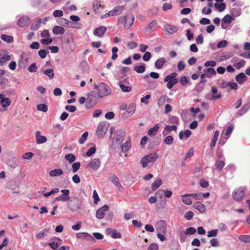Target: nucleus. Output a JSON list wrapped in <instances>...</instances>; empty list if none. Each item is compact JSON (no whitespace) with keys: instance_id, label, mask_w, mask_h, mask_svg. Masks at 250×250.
<instances>
[{"instance_id":"obj_62","label":"nucleus","mask_w":250,"mask_h":250,"mask_svg":"<svg viewBox=\"0 0 250 250\" xmlns=\"http://www.w3.org/2000/svg\"><path fill=\"white\" fill-rule=\"evenodd\" d=\"M194 155V150L193 148H190L188 152L186 154L184 160H187L188 158L193 156Z\"/></svg>"},{"instance_id":"obj_55","label":"nucleus","mask_w":250,"mask_h":250,"mask_svg":"<svg viewBox=\"0 0 250 250\" xmlns=\"http://www.w3.org/2000/svg\"><path fill=\"white\" fill-rule=\"evenodd\" d=\"M88 236L91 237V236L86 232H79L76 234V237L79 239H85Z\"/></svg>"},{"instance_id":"obj_61","label":"nucleus","mask_w":250,"mask_h":250,"mask_svg":"<svg viewBox=\"0 0 250 250\" xmlns=\"http://www.w3.org/2000/svg\"><path fill=\"white\" fill-rule=\"evenodd\" d=\"M218 229H212L208 232V237H215L217 236L218 234Z\"/></svg>"},{"instance_id":"obj_20","label":"nucleus","mask_w":250,"mask_h":250,"mask_svg":"<svg viewBox=\"0 0 250 250\" xmlns=\"http://www.w3.org/2000/svg\"><path fill=\"white\" fill-rule=\"evenodd\" d=\"M36 143L38 144H41L44 143L46 142L47 139L46 137L44 136L41 135V132L39 131H38L36 132Z\"/></svg>"},{"instance_id":"obj_23","label":"nucleus","mask_w":250,"mask_h":250,"mask_svg":"<svg viewBox=\"0 0 250 250\" xmlns=\"http://www.w3.org/2000/svg\"><path fill=\"white\" fill-rule=\"evenodd\" d=\"M52 32L56 35H62L64 33L65 30L63 27L57 25L54 27Z\"/></svg>"},{"instance_id":"obj_22","label":"nucleus","mask_w":250,"mask_h":250,"mask_svg":"<svg viewBox=\"0 0 250 250\" xmlns=\"http://www.w3.org/2000/svg\"><path fill=\"white\" fill-rule=\"evenodd\" d=\"M164 81L167 83V87L168 89H171L174 85L173 84V80L171 77V74L166 76L164 80Z\"/></svg>"},{"instance_id":"obj_49","label":"nucleus","mask_w":250,"mask_h":250,"mask_svg":"<svg viewBox=\"0 0 250 250\" xmlns=\"http://www.w3.org/2000/svg\"><path fill=\"white\" fill-rule=\"evenodd\" d=\"M101 6L100 1L98 0H95L93 2V10L96 13L98 10Z\"/></svg>"},{"instance_id":"obj_41","label":"nucleus","mask_w":250,"mask_h":250,"mask_svg":"<svg viewBox=\"0 0 250 250\" xmlns=\"http://www.w3.org/2000/svg\"><path fill=\"white\" fill-rule=\"evenodd\" d=\"M233 20H234V18L232 16H231L229 14H227L222 19V22L229 24Z\"/></svg>"},{"instance_id":"obj_16","label":"nucleus","mask_w":250,"mask_h":250,"mask_svg":"<svg viewBox=\"0 0 250 250\" xmlns=\"http://www.w3.org/2000/svg\"><path fill=\"white\" fill-rule=\"evenodd\" d=\"M135 18L133 15L129 16H125V23L124 24L125 28L129 29L133 24Z\"/></svg>"},{"instance_id":"obj_25","label":"nucleus","mask_w":250,"mask_h":250,"mask_svg":"<svg viewBox=\"0 0 250 250\" xmlns=\"http://www.w3.org/2000/svg\"><path fill=\"white\" fill-rule=\"evenodd\" d=\"M190 194H185L181 195L182 202L187 205H190L192 204V201L189 198Z\"/></svg>"},{"instance_id":"obj_50","label":"nucleus","mask_w":250,"mask_h":250,"mask_svg":"<svg viewBox=\"0 0 250 250\" xmlns=\"http://www.w3.org/2000/svg\"><path fill=\"white\" fill-rule=\"evenodd\" d=\"M64 158L66 160L68 161L70 163L73 162L76 159L75 156L73 154H72V153H70V154L65 155Z\"/></svg>"},{"instance_id":"obj_54","label":"nucleus","mask_w":250,"mask_h":250,"mask_svg":"<svg viewBox=\"0 0 250 250\" xmlns=\"http://www.w3.org/2000/svg\"><path fill=\"white\" fill-rule=\"evenodd\" d=\"M195 42L197 44L201 45L204 42V37L202 34H199L195 39Z\"/></svg>"},{"instance_id":"obj_58","label":"nucleus","mask_w":250,"mask_h":250,"mask_svg":"<svg viewBox=\"0 0 250 250\" xmlns=\"http://www.w3.org/2000/svg\"><path fill=\"white\" fill-rule=\"evenodd\" d=\"M112 55L111 56V59L113 60H116L118 57V55L117 53L118 51V48L117 47H113L112 48Z\"/></svg>"},{"instance_id":"obj_39","label":"nucleus","mask_w":250,"mask_h":250,"mask_svg":"<svg viewBox=\"0 0 250 250\" xmlns=\"http://www.w3.org/2000/svg\"><path fill=\"white\" fill-rule=\"evenodd\" d=\"M0 38L3 41L7 43H11L13 42V37L11 36L6 35L5 34H2L0 36Z\"/></svg>"},{"instance_id":"obj_51","label":"nucleus","mask_w":250,"mask_h":250,"mask_svg":"<svg viewBox=\"0 0 250 250\" xmlns=\"http://www.w3.org/2000/svg\"><path fill=\"white\" fill-rule=\"evenodd\" d=\"M88 135V132L86 131L84 133H83L79 140V143L81 144H83L85 140L87 139Z\"/></svg>"},{"instance_id":"obj_48","label":"nucleus","mask_w":250,"mask_h":250,"mask_svg":"<svg viewBox=\"0 0 250 250\" xmlns=\"http://www.w3.org/2000/svg\"><path fill=\"white\" fill-rule=\"evenodd\" d=\"M6 164L8 166L13 168H15L18 166V164L14 159L8 160Z\"/></svg>"},{"instance_id":"obj_13","label":"nucleus","mask_w":250,"mask_h":250,"mask_svg":"<svg viewBox=\"0 0 250 250\" xmlns=\"http://www.w3.org/2000/svg\"><path fill=\"white\" fill-rule=\"evenodd\" d=\"M106 31L107 28L105 26H101L94 29L93 34L95 36L101 38L104 36Z\"/></svg>"},{"instance_id":"obj_28","label":"nucleus","mask_w":250,"mask_h":250,"mask_svg":"<svg viewBox=\"0 0 250 250\" xmlns=\"http://www.w3.org/2000/svg\"><path fill=\"white\" fill-rule=\"evenodd\" d=\"M193 207L197 209L201 213H204L206 211V207L205 205L200 202H196L194 204Z\"/></svg>"},{"instance_id":"obj_9","label":"nucleus","mask_w":250,"mask_h":250,"mask_svg":"<svg viewBox=\"0 0 250 250\" xmlns=\"http://www.w3.org/2000/svg\"><path fill=\"white\" fill-rule=\"evenodd\" d=\"M101 165V161L98 158L92 159L88 164L87 167L94 171L97 170Z\"/></svg>"},{"instance_id":"obj_31","label":"nucleus","mask_w":250,"mask_h":250,"mask_svg":"<svg viewBox=\"0 0 250 250\" xmlns=\"http://www.w3.org/2000/svg\"><path fill=\"white\" fill-rule=\"evenodd\" d=\"M177 129V126L175 125H167L164 131H163V134L164 135H166L168 134L169 132H170L172 130L175 131Z\"/></svg>"},{"instance_id":"obj_53","label":"nucleus","mask_w":250,"mask_h":250,"mask_svg":"<svg viewBox=\"0 0 250 250\" xmlns=\"http://www.w3.org/2000/svg\"><path fill=\"white\" fill-rule=\"evenodd\" d=\"M119 86L122 90L124 92H129L131 89V87L128 86H125L124 84L122 83L121 82H120Z\"/></svg>"},{"instance_id":"obj_12","label":"nucleus","mask_w":250,"mask_h":250,"mask_svg":"<svg viewBox=\"0 0 250 250\" xmlns=\"http://www.w3.org/2000/svg\"><path fill=\"white\" fill-rule=\"evenodd\" d=\"M107 235H110L112 238L117 239L121 238V234L116 229L112 228H107L105 230Z\"/></svg>"},{"instance_id":"obj_57","label":"nucleus","mask_w":250,"mask_h":250,"mask_svg":"<svg viewBox=\"0 0 250 250\" xmlns=\"http://www.w3.org/2000/svg\"><path fill=\"white\" fill-rule=\"evenodd\" d=\"M38 67L35 62L32 63L28 68V71L31 73L36 72L37 71Z\"/></svg>"},{"instance_id":"obj_30","label":"nucleus","mask_w":250,"mask_h":250,"mask_svg":"<svg viewBox=\"0 0 250 250\" xmlns=\"http://www.w3.org/2000/svg\"><path fill=\"white\" fill-rule=\"evenodd\" d=\"M63 173V171L61 169L58 168L51 170L49 174L51 177H56L62 175Z\"/></svg>"},{"instance_id":"obj_27","label":"nucleus","mask_w":250,"mask_h":250,"mask_svg":"<svg viewBox=\"0 0 250 250\" xmlns=\"http://www.w3.org/2000/svg\"><path fill=\"white\" fill-rule=\"evenodd\" d=\"M116 134L117 136H119V137L117 139V141L118 142L119 144L122 143L123 139L125 135V132L124 130L120 129L116 131Z\"/></svg>"},{"instance_id":"obj_17","label":"nucleus","mask_w":250,"mask_h":250,"mask_svg":"<svg viewBox=\"0 0 250 250\" xmlns=\"http://www.w3.org/2000/svg\"><path fill=\"white\" fill-rule=\"evenodd\" d=\"M236 82L240 84H243L248 80V77L243 72H241L235 77Z\"/></svg>"},{"instance_id":"obj_29","label":"nucleus","mask_w":250,"mask_h":250,"mask_svg":"<svg viewBox=\"0 0 250 250\" xmlns=\"http://www.w3.org/2000/svg\"><path fill=\"white\" fill-rule=\"evenodd\" d=\"M165 28L166 30L170 34H174L178 30V28L176 26L170 24H167L165 25Z\"/></svg>"},{"instance_id":"obj_56","label":"nucleus","mask_w":250,"mask_h":250,"mask_svg":"<svg viewBox=\"0 0 250 250\" xmlns=\"http://www.w3.org/2000/svg\"><path fill=\"white\" fill-rule=\"evenodd\" d=\"M225 165V163L223 161H217L216 163V168L218 170H221Z\"/></svg>"},{"instance_id":"obj_52","label":"nucleus","mask_w":250,"mask_h":250,"mask_svg":"<svg viewBox=\"0 0 250 250\" xmlns=\"http://www.w3.org/2000/svg\"><path fill=\"white\" fill-rule=\"evenodd\" d=\"M42 0H31V5L35 7H38L42 4Z\"/></svg>"},{"instance_id":"obj_45","label":"nucleus","mask_w":250,"mask_h":250,"mask_svg":"<svg viewBox=\"0 0 250 250\" xmlns=\"http://www.w3.org/2000/svg\"><path fill=\"white\" fill-rule=\"evenodd\" d=\"M43 73L50 79H52L54 77V73L53 69H46L43 71Z\"/></svg>"},{"instance_id":"obj_37","label":"nucleus","mask_w":250,"mask_h":250,"mask_svg":"<svg viewBox=\"0 0 250 250\" xmlns=\"http://www.w3.org/2000/svg\"><path fill=\"white\" fill-rule=\"evenodd\" d=\"M146 68V67L145 64L143 63L140 65L135 66L134 67V70L138 73H142L145 71Z\"/></svg>"},{"instance_id":"obj_38","label":"nucleus","mask_w":250,"mask_h":250,"mask_svg":"<svg viewBox=\"0 0 250 250\" xmlns=\"http://www.w3.org/2000/svg\"><path fill=\"white\" fill-rule=\"evenodd\" d=\"M217 88L215 86H212L211 87V92L212 94V99H219L221 97V94L218 93L217 94Z\"/></svg>"},{"instance_id":"obj_63","label":"nucleus","mask_w":250,"mask_h":250,"mask_svg":"<svg viewBox=\"0 0 250 250\" xmlns=\"http://www.w3.org/2000/svg\"><path fill=\"white\" fill-rule=\"evenodd\" d=\"M228 44V42L226 40L220 41L217 44L218 48H221L226 47Z\"/></svg>"},{"instance_id":"obj_7","label":"nucleus","mask_w":250,"mask_h":250,"mask_svg":"<svg viewBox=\"0 0 250 250\" xmlns=\"http://www.w3.org/2000/svg\"><path fill=\"white\" fill-rule=\"evenodd\" d=\"M11 59L9 52L4 50H0V66L5 65Z\"/></svg>"},{"instance_id":"obj_15","label":"nucleus","mask_w":250,"mask_h":250,"mask_svg":"<svg viewBox=\"0 0 250 250\" xmlns=\"http://www.w3.org/2000/svg\"><path fill=\"white\" fill-rule=\"evenodd\" d=\"M125 9L124 6H116L113 10L109 11V14L111 16H116L119 15L122 13Z\"/></svg>"},{"instance_id":"obj_32","label":"nucleus","mask_w":250,"mask_h":250,"mask_svg":"<svg viewBox=\"0 0 250 250\" xmlns=\"http://www.w3.org/2000/svg\"><path fill=\"white\" fill-rule=\"evenodd\" d=\"M111 182L118 188L119 189L122 188V186L120 183L119 180L116 175H112L110 177Z\"/></svg>"},{"instance_id":"obj_40","label":"nucleus","mask_w":250,"mask_h":250,"mask_svg":"<svg viewBox=\"0 0 250 250\" xmlns=\"http://www.w3.org/2000/svg\"><path fill=\"white\" fill-rule=\"evenodd\" d=\"M214 6L219 12H221L226 9V4L224 2H222L220 3H215L214 4Z\"/></svg>"},{"instance_id":"obj_8","label":"nucleus","mask_w":250,"mask_h":250,"mask_svg":"<svg viewBox=\"0 0 250 250\" xmlns=\"http://www.w3.org/2000/svg\"><path fill=\"white\" fill-rule=\"evenodd\" d=\"M62 194L55 198V201H63L66 202L68 201L70 199L69 193L70 191L68 189H62L61 190Z\"/></svg>"},{"instance_id":"obj_10","label":"nucleus","mask_w":250,"mask_h":250,"mask_svg":"<svg viewBox=\"0 0 250 250\" xmlns=\"http://www.w3.org/2000/svg\"><path fill=\"white\" fill-rule=\"evenodd\" d=\"M30 22V19L28 16H22L17 21L18 26L23 28L27 26Z\"/></svg>"},{"instance_id":"obj_1","label":"nucleus","mask_w":250,"mask_h":250,"mask_svg":"<svg viewBox=\"0 0 250 250\" xmlns=\"http://www.w3.org/2000/svg\"><path fill=\"white\" fill-rule=\"evenodd\" d=\"M83 201L78 197L74 196L70 198L66 204V206L72 211H76L82 208Z\"/></svg>"},{"instance_id":"obj_21","label":"nucleus","mask_w":250,"mask_h":250,"mask_svg":"<svg viewBox=\"0 0 250 250\" xmlns=\"http://www.w3.org/2000/svg\"><path fill=\"white\" fill-rule=\"evenodd\" d=\"M166 62V59L164 57H162L156 61L154 63L155 67L157 69H160L163 67Z\"/></svg>"},{"instance_id":"obj_34","label":"nucleus","mask_w":250,"mask_h":250,"mask_svg":"<svg viewBox=\"0 0 250 250\" xmlns=\"http://www.w3.org/2000/svg\"><path fill=\"white\" fill-rule=\"evenodd\" d=\"M131 146V142H130V139H129L128 140L126 141L125 143H124L122 145V150L123 152H127L130 149Z\"/></svg>"},{"instance_id":"obj_47","label":"nucleus","mask_w":250,"mask_h":250,"mask_svg":"<svg viewBox=\"0 0 250 250\" xmlns=\"http://www.w3.org/2000/svg\"><path fill=\"white\" fill-rule=\"evenodd\" d=\"M189 82V78L187 76H182L180 80V83L182 86H186Z\"/></svg>"},{"instance_id":"obj_19","label":"nucleus","mask_w":250,"mask_h":250,"mask_svg":"<svg viewBox=\"0 0 250 250\" xmlns=\"http://www.w3.org/2000/svg\"><path fill=\"white\" fill-rule=\"evenodd\" d=\"M158 22L156 20L152 21L145 29L146 32L150 33L156 30Z\"/></svg>"},{"instance_id":"obj_11","label":"nucleus","mask_w":250,"mask_h":250,"mask_svg":"<svg viewBox=\"0 0 250 250\" xmlns=\"http://www.w3.org/2000/svg\"><path fill=\"white\" fill-rule=\"evenodd\" d=\"M109 210L108 206L105 205L102 207L97 209L96 213V217L98 219L104 218L105 215V212Z\"/></svg>"},{"instance_id":"obj_43","label":"nucleus","mask_w":250,"mask_h":250,"mask_svg":"<svg viewBox=\"0 0 250 250\" xmlns=\"http://www.w3.org/2000/svg\"><path fill=\"white\" fill-rule=\"evenodd\" d=\"M219 135V131L218 130L215 131V132L214 133V136H213V139H212V140L211 141V145H210V147L211 148H212V147L215 146L216 143V141H217V140L218 139Z\"/></svg>"},{"instance_id":"obj_18","label":"nucleus","mask_w":250,"mask_h":250,"mask_svg":"<svg viewBox=\"0 0 250 250\" xmlns=\"http://www.w3.org/2000/svg\"><path fill=\"white\" fill-rule=\"evenodd\" d=\"M0 104L2 107L5 108L10 104L11 101L9 98L5 97L3 94H0Z\"/></svg>"},{"instance_id":"obj_42","label":"nucleus","mask_w":250,"mask_h":250,"mask_svg":"<svg viewBox=\"0 0 250 250\" xmlns=\"http://www.w3.org/2000/svg\"><path fill=\"white\" fill-rule=\"evenodd\" d=\"M149 76H150V77L153 78V79H157L159 78L160 77V75L159 73H157V72H151L149 73V75H145L144 77V79L145 80H146L148 79L149 78Z\"/></svg>"},{"instance_id":"obj_6","label":"nucleus","mask_w":250,"mask_h":250,"mask_svg":"<svg viewBox=\"0 0 250 250\" xmlns=\"http://www.w3.org/2000/svg\"><path fill=\"white\" fill-rule=\"evenodd\" d=\"M245 190L244 187H241L239 189L234 190L232 193L233 199L237 201L242 200L244 196Z\"/></svg>"},{"instance_id":"obj_46","label":"nucleus","mask_w":250,"mask_h":250,"mask_svg":"<svg viewBox=\"0 0 250 250\" xmlns=\"http://www.w3.org/2000/svg\"><path fill=\"white\" fill-rule=\"evenodd\" d=\"M191 131L189 130H186L185 131H180L179 134V137L180 139H182L183 138L184 135L185 136L186 138H188L191 135Z\"/></svg>"},{"instance_id":"obj_44","label":"nucleus","mask_w":250,"mask_h":250,"mask_svg":"<svg viewBox=\"0 0 250 250\" xmlns=\"http://www.w3.org/2000/svg\"><path fill=\"white\" fill-rule=\"evenodd\" d=\"M239 240L244 243H250V236L248 235H240Z\"/></svg>"},{"instance_id":"obj_60","label":"nucleus","mask_w":250,"mask_h":250,"mask_svg":"<svg viewBox=\"0 0 250 250\" xmlns=\"http://www.w3.org/2000/svg\"><path fill=\"white\" fill-rule=\"evenodd\" d=\"M196 231V229L193 227L188 228L185 232V234L192 235Z\"/></svg>"},{"instance_id":"obj_36","label":"nucleus","mask_w":250,"mask_h":250,"mask_svg":"<svg viewBox=\"0 0 250 250\" xmlns=\"http://www.w3.org/2000/svg\"><path fill=\"white\" fill-rule=\"evenodd\" d=\"M159 128L158 124H156L153 127L150 128L148 131V134L149 136H154Z\"/></svg>"},{"instance_id":"obj_33","label":"nucleus","mask_w":250,"mask_h":250,"mask_svg":"<svg viewBox=\"0 0 250 250\" xmlns=\"http://www.w3.org/2000/svg\"><path fill=\"white\" fill-rule=\"evenodd\" d=\"M41 22V18H37L36 22L31 25V29L33 31H37L40 28Z\"/></svg>"},{"instance_id":"obj_64","label":"nucleus","mask_w":250,"mask_h":250,"mask_svg":"<svg viewBox=\"0 0 250 250\" xmlns=\"http://www.w3.org/2000/svg\"><path fill=\"white\" fill-rule=\"evenodd\" d=\"M81 166L80 162H76L72 164V171L73 172H76L77 170L80 168Z\"/></svg>"},{"instance_id":"obj_59","label":"nucleus","mask_w":250,"mask_h":250,"mask_svg":"<svg viewBox=\"0 0 250 250\" xmlns=\"http://www.w3.org/2000/svg\"><path fill=\"white\" fill-rule=\"evenodd\" d=\"M49 53L48 50L44 49H41L38 52V54L42 59H44L46 57L47 54Z\"/></svg>"},{"instance_id":"obj_24","label":"nucleus","mask_w":250,"mask_h":250,"mask_svg":"<svg viewBox=\"0 0 250 250\" xmlns=\"http://www.w3.org/2000/svg\"><path fill=\"white\" fill-rule=\"evenodd\" d=\"M156 229L157 231L162 232H165L166 230V223L164 221H159L157 224Z\"/></svg>"},{"instance_id":"obj_3","label":"nucleus","mask_w":250,"mask_h":250,"mask_svg":"<svg viewBox=\"0 0 250 250\" xmlns=\"http://www.w3.org/2000/svg\"><path fill=\"white\" fill-rule=\"evenodd\" d=\"M108 128V125L104 123L101 122L99 124L96 135L99 138H103L105 135Z\"/></svg>"},{"instance_id":"obj_2","label":"nucleus","mask_w":250,"mask_h":250,"mask_svg":"<svg viewBox=\"0 0 250 250\" xmlns=\"http://www.w3.org/2000/svg\"><path fill=\"white\" fill-rule=\"evenodd\" d=\"M99 97L95 92L89 93L86 98L85 107L87 109L93 108L97 104Z\"/></svg>"},{"instance_id":"obj_35","label":"nucleus","mask_w":250,"mask_h":250,"mask_svg":"<svg viewBox=\"0 0 250 250\" xmlns=\"http://www.w3.org/2000/svg\"><path fill=\"white\" fill-rule=\"evenodd\" d=\"M230 13L232 17H238L241 15L242 12L240 8H232L230 10Z\"/></svg>"},{"instance_id":"obj_5","label":"nucleus","mask_w":250,"mask_h":250,"mask_svg":"<svg viewBox=\"0 0 250 250\" xmlns=\"http://www.w3.org/2000/svg\"><path fill=\"white\" fill-rule=\"evenodd\" d=\"M158 158V156L156 154H150L145 156L141 160V164L143 167H146L148 166L149 163L155 162Z\"/></svg>"},{"instance_id":"obj_26","label":"nucleus","mask_w":250,"mask_h":250,"mask_svg":"<svg viewBox=\"0 0 250 250\" xmlns=\"http://www.w3.org/2000/svg\"><path fill=\"white\" fill-rule=\"evenodd\" d=\"M163 182L161 179L157 178L156 179L151 185V189L152 191H154L157 189L159 188V187L162 185Z\"/></svg>"},{"instance_id":"obj_4","label":"nucleus","mask_w":250,"mask_h":250,"mask_svg":"<svg viewBox=\"0 0 250 250\" xmlns=\"http://www.w3.org/2000/svg\"><path fill=\"white\" fill-rule=\"evenodd\" d=\"M110 88L105 83H101L98 86V96L100 98L103 97L104 96L108 95L111 92Z\"/></svg>"},{"instance_id":"obj_14","label":"nucleus","mask_w":250,"mask_h":250,"mask_svg":"<svg viewBox=\"0 0 250 250\" xmlns=\"http://www.w3.org/2000/svg\"><path fill=\"white\" fill-rule=\"evenodd\" d=\"M234 128L233 125L230 124L226 129H224L221 134V137L225 139V141L228 139Z\"/></svg>"}]
</instances>
